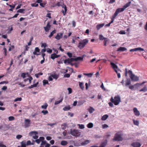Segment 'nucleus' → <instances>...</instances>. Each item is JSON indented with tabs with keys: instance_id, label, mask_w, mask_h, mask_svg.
<instances>
[{
	"instance_id": "nucleus-1",
	"label": "nucleus",
	"mask_w": 147,
	"mask_h": 147,
	"mask_svg": "<svg viewBox=\"0 0 147 147\" xmlns=\"http://www.w3.org/2000/svg\"><path fill=\"white\" fill-rule=\"evenodd\" d=\"M111 102L108 103L109 105L111 107H114L113 103L115 105H118L121 101V98L119 95H117L115 96L114 98L111 97L110 99Z\"/></svg>"
},
{
	"instance_id": "nucleus-2",
	"label": "nucleus",
	"mask_w": 147,
	"mask_h": 147,
	"mask_svg": "<svg viewBox=\"0 0 147 147\" xmlns=\"http://www.w3.org/2000/svg\"><path fill=\"white\" fill-rule=\"evenodd\" d=\"M88 41L87 38L83 40L80 42L78 44V47L80 49L84 48L86 45L88 43Z\"/></svg>"
},
{
	"instance_id": "nucleus-3",
	"label": "nucleus",
	"mask_w": 147,
	"mask_h": 147,
	"mask_svg": "<svg viewBox=\"0 0 147 147\" xmlns=\"http://www.w3.org/2000/svg\"><path fill=\"white\" fill-rule=\"evenodd\" d=\"M55 6H57L58 7L61 6L63 8H64V10H62V11L63 13V15L64 16H65L66 14L67 10V8L65 5L64 4L63 5H62V2H57L56 4L55 5L53 6V7H54Z\"/></svg>"
},
{
	"instance_id": "nucleus-4",
	"label": "nucleus",
	"mask_w": 147,
	"mask_h": 147,
	"mask_svg": "<svg viewBox=\"0 0 147 147\" xmlns=\"http://www.w3.org/2000/svg\"><path fill=\"white\" fill-rule=\"evenodd\" d=\"M128 73L129 74V77L132 81H136L138 80V77L133 74L131 70H129L128 71Z\"/></svg>"
},
{
	"instance_id": "nucleus-5",
	"label": "nucleus",
	"mask_w": 147,
	"mask_h": 147,
	"mask_svg": "<svg viewBox=\"0 0 147 147\" xmlns=\"http://www.w3.org/2000/svg\"><path fill=\"white\" fill-rule=\"evenodd\" d=\"M70 133L73 136L78 137L80 135L81 133L78 130L73 129H71Z\"/></svg>"
},
{
	"instance_id": "nucleus-6",
	"label": "nucleus",
	"mask_w": 147,
	"mask_h": 147,
	"mask_svg": "<svg viewBox=\"0 0 147 147\" xmlns=\"http://www.w3.org/2000/svg\"><path fill=\"white\" fill-rule=\"evenodd\" d=\"M113 140L117 141H122L123 140V138L121 134H118V133H117L115 134Z\"/></svg>"
},
{
	"instance_id": "nucleus-7",
	"label": "nucleus",
	"mask_w": 147,
	"mask_h": 147,
	"mask_svg": "<svg viewBox=\"0 0 147 147\" xmlns=\"http://www.w3.org/2000/svg\"><path fill=\"white\" fill-rule=\"evenodd\" d=\"M124 10V9L123 7L117 9H116L114 13L115 16H117L119 13L123 11Z\"/></svg>"
},
{
	"instance_id": "nucleus-8",
	"label": "nucleus",
	"mask_w": 147,
	"mask_h": 147,
	"mask_svg": "<svg viewBox=\"0 0 147 147\" xmlns=\"http://www.w3.org/2000/svg\"><path fill=\"white\" fill-rule=\"evenodd\" d=\"M63 33H59L57 34L55 37V38L57 40H59L63 36Z\"/></svg>"
},
{
	"instance_id": "nucleus-9",
	"label": "nucleus",
	"mask_w": 147,
	"mask_h": 147,
	"mask_svg": "<svg viewBox=\"0 0 147 147\" xmlns=\"http://www.w3.org/2000/svg\"><path fill=\"white\" fill-rule=\"evenodd\" d=\"M74 61V58H71L70 59L68 58L65 60L64 61V62L65 63H67L69 64L71 62Z\"/></svg>"
},
{
	"instance_id": "nucleus-10",
	"label": "nucleus",
	"mask_w": 147,
	"mask_h": 147,
	"mask_svg": "<svg viewBox=\"0 0 147 147\" xmlns=\"http://www.w3.org/2000/svg\"><path fill=\"white\" fill-rule=\"evenodd\" d=\"M30 119H26L25 120V127H28L30 126Z\"/></svg>"
},
{
	"instance_id": "nucleus-11",
	"label": "nucleus",
	"mask_w": 147,
	"mask_h": 147,
	"mask_svg": "<svg viewBox=\"0 0 147 147\" xmlns=\"http://www.w3.org/2000/svg\"><path fill=\"white\" fill-rule=\"evenodd\" d=\"M133 111L135 115L136 116H139L140 115V112L136 108H134L133 109Z\"/></svg>"
},
{
	"instance_id": "nucleus-12",
	"label": "nucleus",
	"mask_w": 147,
	"mask_h": 147,
	"mask_svg": "<svg viewBox=\"0 0 147 147\" xmlns=\"http://www.w3.org/2000/svg\"><path fill=\"white\" fill-rule=\"evenodd\" d=\"M131 145L133 147H140L141 146V144L139 142H134Z\"/></svg>"
},
{
	"instance_id": "nucleus-13",
	"label": "nucleus",
	"mask_w": 147,
	"mask_h": 147,
	"mask_svg": "<svg viewBox=\"0 0 147 147\" xmlns=\"http://www.w3.org/2000/svg\"><path fill=\"white\" fill-rule=\"evenodd\" d=\"M51 26L50 25L49 22H47L46 27H44V28L45 31L46 32H49V29L50 28Z\"/></svg>"
},
{
	"instance_id": "nucleus-14",
	"label": "nucleus",
	"mask_w": 147,
	"mask_h": 147,
	"mask_svg": "<svg viewBox=\"0 0 147 147\" xmlns=\"http://www.w3.org/2000/svg\"><path fill=\"white\" fill-rule=\"evenodd\" d=\"M60 56V55H57L55 53H54L51 55V58L52 59L54 60L55 58H57Z\"/></svg>"
},
{
	"instance_id": "nucleus-15",
	"label": "nucleus",
	"mask_w": 147,
	"mask_h": 147,
	"mask_svg": "<svg viewBox=\"0 0 147 147\" xmlns=\"http://www.w3.org/2000/svg\"><path fill=\"white\" fill-rule=\"evenodd\" d=\"M90 142V140H86L85 141L82 142L81 143V144L82 146H85L88 144Z\"/></svg>"
},
{
	"instance_id": "nucleus-16",
	"label": "nucleus",
	"mask_w": 147,
	"mask_h": 147,
	"mask_svg": "<svg viewBox=\"0 0 147 147\" xmlns=\"http://www.w3.org/2000/svg\"><path fill=\"white\" fill-rule=\"evenodd\" d=\"M107 140H105L99 146V147H105L107 144Z\"/></svg>"
},
{
	"instance_id": "nucleus-17",
	"label": "nucleus",
	"mask_w": 147,
	"mask_h": 147,
	"mask_svg": "<svg viewBox=\"0 0 147 147\" xmlns=\"http://www.w3.org/2000/svg\"><path fill=\"white\" fill-rule=\"evenodd\" d=\"M110 64L111 65L112 68L114 69L118 68L117 66L114 63L111 62L110 63Z\"/></svg>"
},
{
	"instance_id": "nucleus-18",
	"label": "nucleus",
	"mask_w": 147,
	"mask_h": 147,
	"mask_svg": "<svg viewBox=\"0 0 147 147\" xmlns=\"http://www.w3.org/2000/svg\"><path fill=\"white\" fill-rule=\"evenodd\" d=\"M104 23L98 24L96 26V28L97 30H99L101 28L103 27L104 25Z\"/></svg>"
},
{
	"instance_id": "nucleus-19",
	"label": "nucleus",
	"mask_w": 147,
	"mask_h": 147,
	"mask_svg": "<svg viewBox=\"0 0 147 147\" xmlns=\"http://www.w3.org/2000/svg\"><path fill=\"white\" fill-rule=\"evenodd\" d=\"M127 50V49L124 47H120L117 50V51H124Z\"/></svg>"
},
{
	"instance_id": "nucleus-20",
	"label": "nucleus",
	"mask_w": 147,
	"mask_h": 147,
	"mask_svg": "<svg viewBox=\"0 0 147 147\" xmlns=\"http://www.w3.org/2000/svg\"><path fill=\"white\" fill-rule=\"evenodd\" d=\"M131 3V1L128 2L126 4L123 6V8L125 9L127 8L130 5Z\"/></svg>"
},
{
	"instance_id": "nucleus-21",
	"label": "nucleus",
	"mask_w": 147,
	"mask_h": 147,
	"mask_svg": "<svg viewBox=\"0 0 147 147\" xmlns=\"http://www.w3.org/2000/svg\"><path fill=\"white\" fill-rule=\"evenodd\" d=\"M88 110L90 113H92L95 110L94 108L92 107H90Z\"/></svg>"
},
{
	"instance_id": "nucleus-22",
	"label": "nucleus",
	"mask_w": 147,
	"mask_h": 147,
	"mask_svg": "<svg viewBox=\"0 0 147 147\" xmlns=\"http://www.w3.org/2000/svg\"><path fill=\"white\" fill-rule=\"evenodd\" d=\"M38 84V82H37L36 84H34L31 85L30 86H28V88L29 89H31L34 87H37V86Z\"/></svg>"
},
{
	"instance_id": "nucleus-23",
	"label": "nucleus",
	"mask_w": 147,
	"mask_h": 147,
	"mask_svg": "<svg viewBox=\"0 0 147 147\" xmlns=\"http://www.w3.org/2000/svg\"><path fill=\"white\" fill-rule=\"evenodd\" d=\"M56 32V30H53L51 32L49 36V38H51L52 37L53 34L55 33Z\"/></svg>"
},
{
	"instance_id": "nucleus-24",
	"label": "nucleus",
	"mask_w": 147,
	"mask_h": 147,
	"mask_svg": "<svg viewBox=\"0 0 147 147\" xmlns=\"http://www.w3.org/2000/svg\"><path fill=\"white\" fill-rule=\"evenodd\" d=\"M38 134V132L36 131H32L30 132L29 133V134L30 136H32L33 135H36Z\"/></svg>"
},
{
	"instance_id": "nucleus-25",
	"label": "nucleus",
	"mask_w": 147,
	"mask_h": 147,
	"mask_svg": "<svg viewBox=\"0 0 147 147\" xmlns=\"http://www.w3.org/2000/svg\"><path fill=\"white\" fill-rule=\"evenodd\" d=\"M67 144V142L65 140H63L61 142V144L62 146H66Z\"/></svg>"
},
{
	"instance_id": "nucleus-26",
	"label": "nucleus",
	"mask_w": 147,
	"mask_h": 147,
	"mask_svg": "<svg viewBox=\"0 0 147 147\" xmlns=\"http://www.w3.org/2000/svg\"><path fill=\"white\" fill-rule=\"evenodd\" d=\"M108 117V115H104L101 118V120L103 121L106 120Z\"/></svg>"
},
{
	"instance_id": "nucleus-27",
	"label": "nucleus",
	"mask_w": 147,
	"mask_h": 147,
	"mask_svg": "<svg viewBox=\"0 0 147 147\" xmlns=\"http://www.w3.org/2000/svg\"><path fill=\"white\" fill-rule=\"evenodd\" d=\"M71 109V107L70 106L68 105L67 106L63 108V110L64 111H67Z\"/></svg>"
},
{
	"instance_id": "nucleus-28",
	"label": "nucleus",
	"mask_w": 147,
	"mask_h": 147,
	"mask_svg": "<svg viewBox=\"0 0 147 147\" xmlns=\"http://www.w3.org/2000/svg\"><path fill=\"white\" fill-rule=\"evenodd\" d=\"M83 74L86 76H87L88 77H91L93 75V73H90L88 74L84 73Z\"/></svg>"
},
{
	"instance_id": "nucleus-29",
	"label": "nucleus",
	"mask_w": 147,
	"mask_h": 147,
	"mask_svg": "<svg viewBox=\"0 0 147 147\" xmlns=\"http://www.w3.org/2000/svg\"><path fill=\"white\" fill-rule=\"evenodd\" d=\"M79 85L80 88L81 89L83 90L84 88V87L83 85V83L80 82Z\"/></svg>"
},
{
	"instance_id": "nucleus-30",
	"label": "nucleus",
	"mask_w": 147,
	"mask_h": 147,
	"mask_svg": "<svg viewBox=\"0 0 147 147\" xmlns=\"http://www.w3.org/2000/svg\"><path fill=\"white\" fill-rule=\"evenodd\" d=\"M48 105L47 103H45L44 105H42L41 107V108L42 109H47Z\"/></svg>"
},
{
	"instance_id": "nucleus-31",
	"label": "nucleus",
	"mask_w": 147,
	"mask_h": 147,
	"mask_svg": "<svg viewBox=\"0 0 147 147\" xmlns=\"http://www.w3.org/2000/svg\"><path fill=\"white\" fill-rule=\"evenodd\" d=\"M133 122L134 124L138 126L139 124V121L138 120H135L134 119H133Z\"/></svg>"
},
{
	"instance_id": "nucleus-32",
	"label": "nucleus",
	"mask_w": 147,
	"mask_h": 147,
	"mask_svg": "<svg viewBox=\"0 0 147 147\" xmlns=\"http://www.w3.org/2000/svg\"><path fill=\"white\" fill-rule=\"evenodd\" d=\"M83 59V58L79 57L76 58H74V61H77L78 60H81Z\"/></svg>"
},
{
	"instance_id": "nucleus-33",
	"label": "nucleus",
	"mask_w": 147,
	"mask_h": 147,
	"mask_svg": "<svg viewBox=\"0 0 147 147\" xmlns=\"http://www.w3.org/2000/svg\"><path fill=\"white\" fill-rule=\"evenodd\" d=\"M93 124L92 123H90L88 124L87 125V127L88 128H90L93 127Z\"/></svg>"
},
{
	"instance_id": "nucleus-34",
	"label": "nucleus",
	"mask_w": 147,
	"mask_h": 147,
	"mask_svg": "<svg viewBox=\"0 0 147 147\" xmlns=\"http://www.w3.org/2000/svg\"><path fill=\"white\" fill-rule=\"evenodd\" d=\"M131 82L130 79H127L125 82V86H127L130 84Z\"/></svg>"
},
{
	"instance_id": "nucleus-35",
	"label": "nucleus",
	"mask_w": 147,
	"mask_h": 147,
	"mask_svg": "<svg viewBox=\"0 0 147 147\" xmlns=\"http://www.w3.org/2000/svg\"><path fill=\"white\" fill-rule=\"evenodd\" d=\"M67 126L66 124L65 123H64L61 125V128L63 129H65L66 128Z\"/></svg>"
},
{
	"instance_id": "nucleus-36",
	"label": "nucleus",
	"mask_w": 147,
	"mask_h": 147,
	"mask_svg": "<svg viewBox=\"0 0 147 147\" xmlns=\"http://www.w3.org/2000/svg\"><path fill=\"white\" fill-rule=\"evenodd\" d=\"M147 90V88L146 86H144V88H143L142 89L140 90H139L140 92L143 91L144 92H146Z\"/></svg>"
},
{
	"instance_id": "nucleus-37",
	"label": "nucleus",
	"mask_w": 147,
	"mask_h": 147,
	"mask_svg": "<svg viewBox=\"0 0 147 147\" xmlns=\"http://www.w3.org/2000/svg\"><path fill=\"white\" fill-rule=\"evenodd\" d=\"M99 39L100 40H103L105 39H107V38L104 37L102 35H100L99 36Z\"/></svg>"
},
{
	"instance_id": "nucleus-38",
	"label": "nucleus",
	"mask_w": 147,
	"mask_h": 147,
	"mask_svg": "<svg viewBox=\"0 0 147 147\" xmlns=\"http://www.w3.org/2000/svg\"><path fill=\"white\" fill-rule=\"evenodd\" d=\"M46 4V2L44 1L42 3H40V5L42 7H45V6Z\"/></svg>"
},
{
	"instance_id": "nucleus-39",
	"label": "nucleus",
	"mask_w": 147,
	"mask_h": 147,
	"mask_svg": "<svg viewBox=\"0 0 147 147\" xmlns=\"http://www.w3.org/2000/svg\"><path fill=\"white\" fill-rule=\"evenodd\" d=\"M43 74L42 72H39L37 74H35V77L37 78H38L40 76H41Z\"/></svg>"
},
{
	"instance_id": "nucleus-40",
	"label": "nucleus",
	"mask_w": 147,
	"mask_h": 147,
	"mask_svg": "<svg viewBox=\"0 0 147 147\" xmlns=\"http://www.w3.org/2000/svg\"><path fill=\"white\" fill-rule=\"evenodd\" d=\"M63 98H61L60 100H59L57 101H55V105H57L61 102H62L63 101Z\"/></svg>"
},
{
	"instance_id": "nucleus-41",
	"label": "nucleus",
	"mask_w": 147,
	"mask_h": 147,
	"mask_svg": "<svg viewBox=\"0 0 147 147\" xmlns=\"http://www.w3.org/2000/svg\"><path fill=\"white\" fill-rule=\"evenodd\" d=\"M25 10L24 9H20L17 11V12L20 13H24L23 12Z\"/></svg>"
},
{
	"instance_id": "nucleus-42",
	"label": "nucleus",
	"mask_w": 147,
	"mask_h": 147,
	"mask_svg": "<svg viewBox=\"0 0 147 147\" xmlns=\"http://www.w3.org/2000/svg\"><path fill=\"white\" fill-rule=\"evenodd\" d=\"M21 147H26V142L23 141L21 142Z\"/></svg>"
},
{
	"instance_id": "nucleus-43",
	"label": "nucleus",
	"mask_w": 147,
	"mask_h": 147,
	"mask_svg": "<svg viewBox=\"0 0 147 147\" xmlns=\"http://www.w3.org/2000/svg\"><path fill=\"white\" fill-rule=\"evenodd\" d=\"M22 100V98L21 97H17L14 100V102H16L17 101H20Z\"/></svg>"
},
{
	"instance_id": "nucleus-44",
	"label": "nucleus",
	"mask_w": 147,
	"mask_h": 147,
	"mask_svg": "<svg viewBox=\"0 0 147 147\" xmlns=\"http://www.w3.org/2000/svg\"><path fill=\"white\" fill-rule=\"evenodd\" d=\"M41 113H43L44 115H46L48 113V112L47 110H43L41 111Z\"/></svg>"
},
{
	"instance_id": "nucleus-45",
	"label": "nucleus",
	"mask_w": 147,
	"mask_h": 147,
	"mask_svg": "<svg viewBox=\"0 0 147 147\" xmlns=\"http://www.w3.org/2000/svg\"><path fill=\"white\" fill-rule=\"evenodd\" d=\"M31 6L32 7H37L38 6V3H32L31 4Z\"/></svg>"
},
{
	"instance_id": "nucleus-46",
	"label": "nucleus",
	"mask_w": 147,
	"mask_h": 147,
	"mask_svg": "<svg viewBox=\"0 0 147 147\" xmlns=\"http://www.w3.org/2000/svg\"><path fill=\"white\" fill-rule=\"evenodd\" d=\"M43 85H45L46 84H48V80H44L43 81Z\"/></svg>"
},
{
	"instance_id": "nucleus-47",
	"label": "nucleus",
	"mask_w": 147,
	"mask_h": 147,
	"mask_svg": "<svg viewBox=\"0 0 147 147\" xmlns=\"http://www.w3.org/2000/svg\"><path fill=\"white\" fill-rule=\"evenodd\" d=\"M8 119L9 121H12L15 119V118L13 116H10L9 117Z\"/></svg>"
},
{
	"instance_id": "nucleus-48",
	"label": "nucleus",
	"mask_w": 147,
	"mask_h": 147,
	"mask_svg": "<svg viewBox=\"0 0 147 147\" xmlns=\"http://www.w3.org/2000/svg\"><path fill=\"white\" fill-rule=\"evenodd\" d=\"M52 77L53 78H54L56 79H57L58 77L57 76L56 74H53L51 75Z\"/></svg>"
},
{
	"instance_id": "nucleus-49",
	"label": "nucleus",
	"mask_w": 147,
	"mask_h": 147,
	"mask_svg": "<svg viewBox=\"0 0 147 147\" xmlns=\"http://www.w3.org/2000/svg\"><path fill=\"white\" fill-rule=\"evenodd\" d=\"M104 41V45L105 46H106L107 45V42L108 41L107 39H107H105Z\"/></svg>"
},
{
	"instance_id": "nucleus-50",
	"label": "nucleus",
	"mask_w": 147,
	"mask_h": 147,
	"mask_svg": "<svg viewBox=\"0 0 147 147\" xmlns=\"http://www.w3.org/2000/svg\"><path fill=\"white\" fill-rule=\"evenodd\" d=\"M2 142H0V147H6V146Z\"/></svg>"
},
{
	"instance_id": "nucleus-51",
	"label": "nucleus",
	"mask_w": 147,
	"mask_h": 147,
	"mask_svg": "<svg viewBox=\"0 0 147 147\" xmlns=\"http://www.w3.org/2000/svg\"><path fill=\"white\" fill-rule=\"evenodd\" d=\"M102 129H105V128H107L109 127L106 124H104L103 125H102Z\"/></svg>"
},
{
	"instance_id": "nucleus-52",
	"label": "nucleus",
	"mask_w": 147,
	"mask_h": 147,
	"mask_svg": "<svg viewBox=\"0 0 147 147\" xmlns=\"http://www.w3.org/2000/svg\"><path fill=\"white\" fill-rule=\"evenodd\" d=\"M14 48V46L13 45L11 46L9 48V51H10L12 49H13Z\"/></svg>"
},
{
	"instance_id": "nucleus-53",
	"label": "nucleus",
	"mask_w": 147,
	"mask_h": 147,
	"mask_svg": "<svg viewBox=\"0 0 147 147\" xmlns=\"http://www.w3.org/2000/svg\"><path fill=\"white\" fill-rule=\"evenodd\" d=\"M79 127L80 129H84V125L82 124H79Z\"/></svg>"
},
{
	"instance_id": "nucleus-54",
	"label": "nucleus",
	"mask_w": 147,
	"mask_h": 147,
	"mask_svg": "<svg viewBox=\"0 0 147 147\" xmlns=\"http://www.w3.org/2000/svg\"><path fill=\"white\" fill-rule=\"evenodd\" d=\"M22 136L21 135H18L16 136V138L18 139H20L22 137Z\"/></svg>"
},
{
	"instance_id": "nucleus-55",
	"label": "nucleus",
	"mask_w": 147,
	"mask_h": 147,
	"mask_svg": "<svg viewBox=\"0 0 147 147\" xmlns=\"http://www.w3.org/2000/svg\"><path fill=\"white\" fill-rule=\"evenodd\" d=\"M67 90L68 91L69 94H71L72 92V89L70 88H67Z\"/></svg>"
},
{
	"instance_id": "nucleus-56",
	"label": "nucleus",
	"mask_w": 147,
	"mask_h": 147,
	"mask_svg": "<svg viewBox=\"0 0 147 147\" xmlns=\"http://www.w3.org/2000/svg\"><path fill=\"white\" fill-rule=\"evenodd\" d=\"M47 46V44L46 43H42L41 44V47H43L44 48H45Z\"/></svg>"
},
{
	"instance_id": "nucleus-57",
	"label": "nucleus",
	"mask_w": 147,
	"mask_h": 147,
	"mask_svg": "<svg viewBox=\"0 0 147 147\" xmlns=\"http://www.w3.org/2000/svg\"><path fill=\"white\" fill-rule=\"evenodd\" d=\"M119 33L120 34H125L126 33L125 31L124 30H121L119 32Z\"/></svg>"
},
{
	"instance_id": "nucleus-58",
	"label": "nucleus",
	"mask_w": 147,
	"mask_h": 147,
	"mask_svg": "<svg viewBox=\"0 0 147 147\" xmlns=\"http://www.w3.org/2000/svg\"><path fill=\"white\" fill-rule=\"evenodd\" d=\"M67 55L68 56L71 58L72 57V54L71 53H70L69 52H67Z\"/></svg>"
},
{
	"instance_id": "nucleus-59",
	"label": "nucleus",
	"mask_w": 147,
	"mask_h": 147,
	"mask_svg": "<svg viewBox=\"0 0 147 147\" xmlns=\"http://www.w3.org/2000/svg\"><path fill=\"white\" fill-rule=\"evenodd\" d=\"M137 51H144V49L141 47L137 48Z\"/></svg>"
},
{
	"instance_id": "nucleus-60",
	"label": "nucleus",
	"mask_w": 147,
	"mask_h": 147,
	"mask_svg": "<svg viewBox=\"0 0 147 147\" xmlns=\"http://www.w3.org/2000/svg\"><path fill=\"white\" fill-rule=\"evenodd\" d=\"M8 82L7 81H3L1 82H0V84H8Z\"/></svg>"
},
{
	"instance_id": "nucleus-61",
	"label": "nucleus",
	"mask_w": 147,
	"mask_h": 147,
	"mask_svg": "<svg viewBox=\"0 0 147 147\" xmlns=\"http://www.w3.org/2000/svg\"><path fill=\"white\" fill-rule=\"evenodd\" d=\"M21 76L23 78H24L26 77V74L25 73H23L21 75Z\"/></svg>"
},
{
	"instance_id": "nucleus-62",
	"label": "nucleus",
	"mask_w": 147,
	"mask_h": 147,
	"mask_svg": "<svg viewBox=\"0 0 147 147\" xmlns=\"http://www.w3.org/2000/svg\"><path fill=\"white\" fill-rule=\"evenodd\" d=\"M35 51L36 52L39 53L40 52V49L38 47H36L35 48Z\"/></svg>"
},
{
	"instance_id": "nucleus-63",
	"label": "nucleus",
	"mask_w": 147,
	"mask_h": 147,
	"mask_svg": "<svg viewBox=\"0 0 147 147\" xmlns=\"http://www.w3.org/2000/svg\"><path fill=\"white\" fill-rule=\"evenodd\" d=\"M70 76V75L69 74H66L64 75V77H65L69 78Z\"/></svg>"
},
{
	"instance_id": "nucleus-64",
	"label": "nucleus",
	"mask_w": 147,
	"mask_h": 147,
	"mask_svg": "<svg viewBox=\"0 0 147 147\" xmlns=\"http://www.w3.org/2000/svg\"><path fill=\"white\" fill-rule=\"evenodd\" d=\"M105 136L107 138H108L111 136V135L110 133H107Z\"/></svg>"
}]
</instances>
